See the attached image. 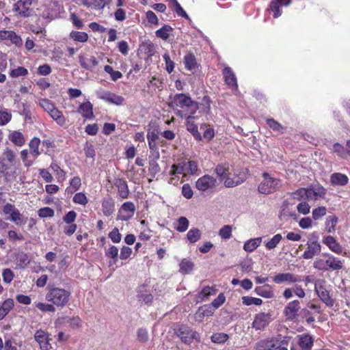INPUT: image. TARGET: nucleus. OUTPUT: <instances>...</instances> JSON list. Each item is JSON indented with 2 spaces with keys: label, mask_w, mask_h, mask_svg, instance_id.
I'll return each mask as SVG.
<instances>
[{
  "label": "nucleus",
  "mask_w": 350,
  "mask_h": 350,
  "mask_svg": "<svg viewBox=\"0 0 350 350\" xmlns=\"http://www.w3.org/2000/svg\"><path fill=\"white\" fill-rule=\"evenodd\" d=\"M102 210L103 214L109 217L114 211V203L111 199H105L102 202Z\"/></svg>",
  "instance_id": "obj_37"
},
{
  "label": "nucleus",
  "mask_w": 350,
  "mask_h": 350,
  "mask_svg": "<svg viewBox=\"0 0 350 350\" xmlns=\"http://www.w3.org/2000/svg\"><path fill=\"white\" fill-rule=\"evenodd\" d=\"M211 340L215 343H223L227 340L228 336L224 333H216L212 335Z\"/></svg>",
  "instance_id": "obj_55"
},
{
  "label": "nucleus",
  "mask_w": 350,
  "mask_h": 350,
  "mask_svg": "<svg viewBox=\"0 0 350 350\" xmlns=\"http://www.w3.org/2000/svg\"><path fill=\"white\" fill-rule=\"evenodd\" d=\"M262 243V237L250 239L245 241L243 245V250L248 252H253Z\"/></svg>",
  "instance_id": "obj_28"
},
{
  "label": "nucleus",
  "mask_w": 350,
  "mask_h": 350,
  "mask_svg": "<svg viewBox=\"0 0 350 350\" xmlns=\"http://www.w3.org/2000/svg\"><path fill=\"white\" fill-rule=\"evenodd\" d=\"M255 293L264 298H273L275 297L274 291L271 285L265 284L261 286H257L254 290Z\"/></svg>",
  "instance_id": "obj_24"
},
{
  "label": "nucleus",
  "mask_w": 350,
  "mask_h": 350,
  "mask_svg": "<svg viewBox=\"0 0 350 350\" xmlns=\"http://www.w3.org/2000/svg\"><path fill=\"white\" fill-rule=\"evenodd\" d=\"M282 239V236L280 234L274 235L271 239L265 241L264 245L267 250H271L277 247Z\"/></svg>",
  "instance_id": "obj_38"
},
{
  "label": "nucleus",
  "mask_w": 350,
  "mask_h": 350,
  "mask_svg": "<svg viewBox=\"0 0 350 350\" xmlns=\"http://www.w3.org/2000/svg\"><path fill=\"white\" fill-rule=\"evenodd\" d=\"M12 119V114L8 110H1L0 111V126H4L7 124Z\"/></svg>",
  "instance_id": "obj_52"
},
{
  "label": "nucleus",
  "mask_w": 350,
  "mask_h": 350,
  "mask_svg": "<svg viewBox=\"0 0 350 350\" xmlns=\"http://www.w3.org/2000/svg\"><path fill=\"white\" fill-rule=\"evenodd\" d=\"M270 315L264 312L256 315L252 326L256 329H262L270 323Z\"/></svg>",
  "instance_id": "obj_22"
},
{
  "label": "nucleus",
  "mask_w": 350,
  "mask_h": 350,
  "mask_svg": "<svg viewBox=\"0 0 350 350\" xmlns=\"http://www.w3.org/2000/svg\"><path fill=\"white\" fill-rule=\"evenodd\" d=\"M30 262L29 258L27 254L25 253H19L16 256V265L21 267H25Z\"/></svg>",
  "instance_id": "obj_46"
},
{
  "label": "nucleus",
  "mask_w": 350,
  "mask_h": 350,
  "mask_svg": "<svg viewBox=\"0 0 350 350\" xmlns=\"http://www.w3.org/2000/svg\"><path fill=\"white\" fill-rule=\"evenodd\" d=\"M36 103L48 113H49L55 107L54 104L46 98H38Z\"/></svg>",
  "instance_id": "obj_42"
},
{
  "label": "nucleus",
  "mask_w": 350,
  "mask_h": 350,
  "mask_svg": "<svg viewBox=\"0 0 350 350\" xmlns=\"http://www.w3.org/2000/svg\"><path fill=\"white\" fill-rule=\"evenodd\" d=\"M34 306L42 312H51L55 311V308L52 304H46L42 302H34Z\"/></svg>",
  "instance_id": "obj_47"
},
{
  "label": "nucleus",
  "mask_w": 350,
  "mask_h": 350,
  "mask_svg": "<svg viewBox=\"0 0 350 350\" xmlns=\"http://www.w3.org/2000/svg\"><path fill=\"white\" fill-rule=\"evenodd\" d=\"M4 159L10 163H14L16 159V153L14 150L6 148L3 153Z\"/></svg>",
  "instance_id": "obj_54"
},
{
  "label": "nucleus",
  "mask_w": 350,
  "mask_h": 350,
  "mask_svg": "<svg viewBox=\"0 0 350 350\" xmlns=\"http://www.w3.org/2000/svg\"><path fill=\"white\" fill-rule=\"evenodd\" d=\"M323 256L325 258V263L327 267V271H337L342 269L344 260L328 253L323 254Z\"/></svg>",
  "instance_id": "obj_13"
},
{
  "label": "nucleus",
  "mask_w": 350,
  "mask_h": 350,
  "mask_svg": "<svg viewBox=\"0 0 350 350\" xmlns=\"http://www.w3.org/2000/svg\"><path fill=\"white\" fill-rule=\"evenodd\" d=\"M306 250L304 252L302 257L304 259L309 260L313 258L321 251V245L317 241H308L306 243Z\"/></svg>",
  "instance_id": "obj_12"
},
{
  "label": "nucleus",
  "mask_w": 350,
  "mask_h": 350,
  "mask_svg": "<svg viewBox=\"0 0 350 350\" xmlns=\"http://www.w3.org/2000/svg\"><path fill=\"white\" fill-rule=\"evenodd\" d=\"M299 309V301L298 300H293L290 301L284 308V313L287 319L293 320L297 317Z\"/></svg>",
  "instance_id": "obj_18"
},
{
  "label": "nucleus",
  "mask_w": 350,
  "mask_h": 350,
  "mask_svg": "<svg viewBox=\"0 0 350 350\" xmlns=\"http://www.w3.org/2000/svg\"><path fill=\"white\" fill-rule=\"evenodd\" d=\"M32 0H19L14 5V10L23 17H28L33 14L31 8Z\"/></svg>",
  "instance_id": "obj_9"
},
{
  "label": "nucleus",
  "mask_w": 350,
  "mask_h": 350,
  "mask_svg": "<svg viewBox=\"0 0 350 350\" xmlns=\"http://www.w3.org/2000/svg\"><path fill=\"white\" fill-rule=\"evenodd\" d=\"M171 105L173 107H180L184 109L182 111L187 114H194L199 108L198 103L185 94H176L172 100Z\"/></svg>",
  "instance_id": "obj_3"
},
{
  "label": "nucleus",
  "mask_w": 350,
  "mask_h": 350,
  "mask_svg": "<svg viewBox=\"0 0 350 350\" xmlns=\"http://www.w3.org/2000/svg\"><path fill=\"white\" fill-rule=\"evenodd\" d=\"M135 211V206L131 202H124L120 207L118 214V219L122 221H127L134 215Z\"/></svg>",
  "instance_id": "obj_10"
},
{
  "label": "nucleus",
  "mask_w": 350,
  "mask_h": 350,
  "mask_svg": "<svg viewBox=\"0 0 350 350\" xmlns=\"http://www.w3.org/2000/svg\"><path fill=\"white\" fill-rule=\"evenodd\" d=\"M114 185L117 187L118 194L121 198L126 199L129 197V189L126 180L117 178L115 180Z\"/></svg>",
  "instance_id": "obj_23"
},
{
  "label": "nucleus",
  "mask_w": 350,
  "mask_h": 350,
  "mask_svg": "<svg viewBox=\"0 0 350 350\" xmlns=\"http://www.w3.org/2000/svg\"><path fill=\"white\" fill-rule=\"evenodd\" d=\"M10 40L12 44L20 46L23 44L22 39L16 33L10 30L0 31V40Z\"/></svg>",
  "instance_id": "obj_21"
},
{
  "label": "nucleus",
  "mask_w": 350,
  "mask_h": 350,
  "mask_svg": "<svg viewBox=\"0 0 350 350\" xmlns=\"http://www.w3.org/2000/svg\"><path fill=\"white\" fill-rule=\"evenodd\" d=\"M262 177L263 180L258 185V191L260 193L268 195L281 188L282 183L280 179L273 177L268 173H264Z\"/></svg>",
  "instance_id": "obj_4"
},
{
  "label": "nucleus",
  "mask_w": 350,
  "mask_h": 350,
  "mask_svg": "<svg viewBox=\"0 0 350 350\" xmlns=\"http://www.w3.org/2000/svg\"><path fill=\"white\" fill-rule=\"evenodd\" d=\"M275 284L288 283L293 284L298 282V278L291 273H280L276 274L272 278Z\"/></svg>",
  "instance_id": "obj_20"
},
{
  "label": "nucleus",
  "mask_w": 350,
  "mask_h": 350,
  "mask_svg": "<svg viewBox=\"0 0 350 350\" xmlns=\"http://www.w3.org/2000/svg\"><path fill=\"white\" fill-rule=\"evenodd\" d=\"M177 335L183 342L187 344L191 342V335L190 334V328H189L188 327L181 325L177 331Z\"/></svg>",
  "instance_id": "obj_31"
},
{
  "label": "nucleus",
  "mask_w": 350,
  "mask_h": 350,
  "mask_svg": "<svg viewBox=\"0 0 350 350\" xmlns=\"http://www.w3.org/2000/svg\"><path fill=\"white\" fill-rule=\"evenodd\" d=\"M179 266V271L181 273L188 274L193 270L194 267V264L191 260L184 258L180 261Z\"/></svg>",
  "instance_id": "obj_36"
},
{
  "label": "nucleus",
  "mask_w": 350,
  "mask_h": 350,
  "mask_svg": "<svg viewBox=\"0 0 350 350\" xmlns=\"http://www.w3.org/2000/svg\"><path fill=\"white\" fill-rule=\"evenodd\" d=\"M216 186L217 180L210 175H204L198 178L196 182V189L201 191L213 190L216 187Z\"/></svg>",
  "instance_id": "obj_6"
},
{
  "label": "nucleus",
  "mask_w": 350,
  "mask_h": 350,
  "mask_svg": "<svg viewBox=\"0 0 350 350\" xmlns=\"http://www.w3.org/2000/svg\"><path fill=\"white\" fill-rule=\"evenodd\" d=\"M3 212L5 215H9L10 219L16 225H21L25 222L23 219L22 214L14 206V205L12 204L7 203L3 206Z\"/></svg>",
  "instance_id": "obj_7"
},
{
  "label": "nucleus",
  "mask_w": 350,
  "mask_h": 350,
  "mask_svg": "<svg viewBox=\"0 0 350 350\" xmlns=\"http://www.w3.org/2000/svg\"><path fill=\"white\" fill-rule=\"evenodd\" d=\"M348 177L341 173H334L330 177V182L334 185L345 186L348 183Z\"/></svg>",
  "instance_id": "obj_27"
},
{
  "label": "nucleus",
  "mask_w": 350,
  "mask_h": 350,
  "mask_svg": "<svg viewBox=\"0 0 350 350\" xmlns=\"http://www.w3.org/2000/svg\"><path fill=\"white\" fill-rule=\"evenodd\" d=\"M189 220L185 217H180L178 219V226L176 230L180 232H185L189 227Z\"/></svg>",
  "instance_id": "obj_48"
},
{
  "label": "nucleus",
  "mask_w": 350,
  "mask_h": 350,
  "mask_svg": "<svg viewBox=\"0 0 350 350\" xmlns=\"http://www.w3.org/2000/svg\"><path fill=\"white\" fill-rule=\"evenodd\" d=\"M14 301L12 299H6L0 306V321L2 320L14 308Z\"/></svg>",
  "instance_id": "obj_30"
},
{
  "label": "nucleus",
  "mask_w": 350,
  "mask_h": 350,
  "mask_svg": "<svg viewBox=\"0 0 350 350\" xmlns=\"http://www.w3.org/2000/svg\"><path fill=\"white\" fill-rule=\"evenodd\" d=\"M35 340L38 343L40 348L42 350H49L51 345L49 342V334L48 332L39 329L34 334Z\"/></svg>",
  "instance_id": "obj_16"
},
{
  "label": "nucleus",
  "mask_w": 350,
  "mask_h": 350,
  "mask_svg": "<svg viewBox=\"0 0 350 350\" xmlns=\"http://www.w3.org/2000/svg\"><path fill=\"white\" fill-rule=\"evenodd\" d=\"M246 178V173L245 171L234 170L232 175L228 176L224 182L226 187H234L241 184Z\"/></svg>",
  "instance_id": "obj_8"
},
{
  "label": "nucleus",
  "mask_w": 350,
  "mask_h": 350,
  "mask_svg": "<svg viewBox=\"0 0 350 350\" xmlns=\"http://www.w3.org/2000/svg\"><path fill=\"white\" fill-rule=\"evenodd\" d=\"M276 347V340L273 338L260 340L256 345V350H271Z\"/></svg>",
  "instance_id": "obj_33"
},
{
  "label": "nucleus",
  "mask_w": 350,
  "mask_h": 350,
  "mask_svg": "<svg viewBox=\"0 0 350 350\" xmlns=\"http://www.w3.org/2000/svg\"><path fill=\"white\" fill-rule=\"evenodd\" d=\"M267 123L270 129L278 133H282L284 132V127L277 121L271 118L267 120Z\"/></svg>",
  "instance_id": "obj_51"
},
{
  "label": "nucleus",
  "mask_w": 350,
  "mask_h": 350,
  "mask_svg": "<svg viewBox=\"0 0 350 350\" xmlns=\"http://www.w3.org/2000/svg\"><path fill=\"white\" fill-rule=\"evenodd\" d=\"M172 27L170 25H165L161 29L155 31V35L157 37L166 40L169 38L170 33L172 31Z\"/></svg>",
  "instance_id": "obj_41"
},
{
  "label": "nucleus",
  "mask_w": 350,
  "mask_h": 350,
  "mask_svg": "<svg viewBox=\"0 0 350 350\" xmlns=\"http://www.w3.org/2000/svg\"><path fill=\"white\" fill-rule=\"evenodd\" d=\"M38 213L40 217H51L54 215V211L49 207H44L39 209Z\"/></svg>",
  "instance_id": "obj_64"
},
{
  "label": "nucleus",
  "mask_w": 350,
  "mask_h": 350,
  "mask_svg": "<svg viewBox=\"0 0 350 350\" xmlns=\"http://www.w3.org/2000/svg\"><path fill=\"white\" fill-rule=\"evenodd\" d=\"M200 129L204 130L203 137L206 140L210 141L214 137V131L211 127L204 124L201 126Z\"/></svg>",
  "instance_id": "obj_61"
},
{
  "label": "nucleus",
  "mask_w": 350,
  "mask_h": 350,
  "mask_svg": "<svg viewBox=\"0 0 350 350\" xmlns=\"http://www.w3.org/2000/svg\"><path fill=\"white\" fill-rule=\"evenodd\" d=\"M326 214V208L325 206H319L318 208H314L312 211V218L314 220H317L321 217L325 215Z\"/></svg>",
  "instance_id": "obj_62"
},
{
  "label": "nucleus",
  "mask_w": 350,
  "mask_h": 350,
  "mask_svg": "<svg viewBox=\"0 0 350 350\" xmlns=\"http://www.w3.org/2000/svg\"><path fill=\"white\" fill-rule=\"evenodd\" d=\"M164 61L165 62V69L168 73H171L174 68V63L170 59V55L167 53H165L163 56Z\"/></svg>",
  "instance_id": "obj_63"
},
{
  "label": "nucleus",
  "mask_w": 350,
  "mask_h": 350,
  "mask_svg": "<svg viewBox=\"0 0 350 350\" xmlns=\"http://www.w3.org/2000/svg\"><path fill=\"white\" fill-rule=\"evenodd\" d=\"M221 239H229L232 237V227L229 225L223 226L219 231Z\"/></svg>",
  "instance_id": "obj_53"
},
{
  "label": "nucleus",
  "mask_w": 350,
  "mask_h": 350,
  "mask_svg": "<svg viewBox=\"0 0 350 350\" xmlns=\"http://www.w3.org/2000/svg\"><path fill=\"white\" fill-rule=\"evenodd\" d=\"M334 152H336L340 157L347 158L348 156L347 148H345L340 144H335L333 146Z\"/></svg>",
  "instance_id": "obj_59"
},
{
  "label": "nucleus",
  "mask_w": 350,
  "mask_h": 350,
  "mask_svg": "<svg viewBox=\"0 0 350 350\" xmlns=\"http://www.w3.org/2000/svg\"><path fill=\"white\" fill-rule=\"evenodd\" d=\"M49 114L58 125L63 126L66 124V118L64 116L63 113L57 108L55 107Z\"/></svg>",
  "instance_id": "obj_32"
},
{
  "label": "nucleus",
  "mask_w": 350,
  "mask_h": 350,
  "mask_svg": "<svg viewBox=\"0 0 350 350\" xmlns=\"http://www.w3.org/2000/svg\"><path fill=\"white\" fill-rule=\"evenodd\" d=\"M325 281L319 280L315 282L314 291L319 299L327 306L332 308L335 304V300L330 296L329 292L325 286Z\"/></svg>",
  "instance_id": "obj_5"
},
{
  "label": "nucleus",
  "mask_w": 350,
  "mask_h": 350,
  "mask_svg": "<svg viewBox=\"0 0 350 350\" xmlns=\"http://www.w3.org/2000/svg\"><path fill=\"white\" fill-rule=\"evenodd\" d=\"M40 144V139L38 137H33L29 143L30 154L34 159H36L40 154V152H39Z\"/></svg>",
  "instance_id": "obj_34"
},
{
  "label": "nucleus",
  "mask_w": 350,
  "mask_h": 350,
  "mask_svg": "<svg viewBox=\"0 0 350 350\" xmlns=\"http://www.w3.org/2000/svg\"><path fill=\"white\" fill-rule=\"evenodd\" d=\"M184 64L185 68L191 72H195L198 68V64L195 55L192 53H188L184 57Z\"/></svg>",
  "instance_id": "obj_26"
},
{
  "label": "nucleus",
  "mask_w": 350,
  "mask_h": 350,
  "mask_svg": "<svg viewBox=\"0 0 350 350\" xmlns=\"http://www.w3.org/2000/svg\"><path fill=\"white\" fill-rule=\"evenodd\" d=\"M9 139L17 146H22L25 143V139L23 134L18 131H13L8 135Z\"/></svg>",
  "instance_id": "obj_25"
},
{
  "label": "nucleus",
  "mask_w": 350,
  "mask_h": 350,
  "mask_svg": "<svg viewBox=\"0 0 350 350\" xmlns=\"http://www.w3.org/2000/svg\"><path fill=\"white\" fill-rule=\"evenodd\" d=\"M178 114L181 117L186 118V126L187 131L193 135L196 139L202 140V136L198 131V126L194 123V119L196 118L193 116V114H189L187 116V113H184L183 111H178Z\"/></svg>",
  "instance_id": "obj_11"
},
{
  "label": "nucleus",
  "mask_w": 350,
  "mask_h": 350,
  "mask_svg": "<svg viewBox=\"0 0 350 350\" xmlns=\"http://www.w3.org/2000/svg\"><path fill=\"white\" fill-rule=\"evenodd\" d=\"M28 75V70L25 67L18 66L16 68L12 69L10 71L9 75L10 77L16 78L23 77Z\"/></svg>",
  "instance_id": "obj_45"
},
{
  "label": "nucleus",
  "mask_w": 350,
  "mask_h": 350,
  "mask_svg": "<svg viewBox=\"0 0 350 350\" xmlns=\"http://www.w3.org/2000/svg\"><path fill=\"white\" fill-rule=\"evenodd\" d=\"M70 38L75 41L85 42L88 39V35L85 32L72 31L70 33Z\"/></svg>",
  "instance_id": "obj_44"
},
{
  "label": "nucleus",
  "mask_w": 350,
  "mask_h": 350,
  "mask_svg": "<svg viewBox=\"0 0 350 350\" xmlns=\"http://www.w3.org/2000/svg\"><path fill=\"white\" fill-rule=\"evenodd\" d=\"M322 241L332 252L336 254L342 253L343 247L334 237L330 235L325 236Z\"/></svg>",
  "instance_id": "obj_17"
},
{
  "label": "nucleus",
  "mask_w": 350,
  "mask_h": 350,
  "mask_svg": "<svg viewBox=\"0 0 350 350\" xmlns=\"http://www.w3.org/2000/svg\"><path fill=\"white\" fill-rule=\"evenodd\" d=\"M105 256L112 259V260L109 262V265L115 264L118 260V247L115 245H110L109 247L105 250Z\"/></svg>",
  "instance_id": "obj_39"
},
{
  "label": "nucleus",
  "mask_w": 350,
  "mask_h": 350,
  "mask_svg": "<svg viewBox=\"0 0 350 350\" xmlns=\"http://www.w3.org/2000/svg\"><path fill=\"white\" fill-rule=\"evenodd\" d=\"M73 202L76 204L85 205L88 203V198L83 193H77L73 197Z\"/></svg>",
  "instance_id": "obj_58"
},
{
  "label": "nucleus",
  "mask_w": 350,
  "mask_h": 350,
  "mask_svg": "<svg viewBox=\"0 0 350 350\" xmlns=\"http://www.w3.org/2000/svg\"><path fill=\"white\" fill-rule=\"evenodd\" d=\"M213 314V309H212L211 306H204L203 307H201L197 313V315H198L200 317H208L211 316Z\"/></svg>",
  "instance_id": "obj_57"
},
{
  "label": "nucleus",
  "mask_w": 350,
  "mask_h": 350,
  "mask_svg": "<svg viewBox=\"0 0 350 350\" xmlns=\"http://www.w3.org/2000/svg\"><path fill=\"white\" fill-rule=\"evenodd\" d=\"M79 111L85 118L90 119L93 117L92 105L89 101L82 103Z\"/></svg>",
  "instance_id": "obj_35"
},
{
  "label": "nucleus",
  "mask_w": 350,
  "mask_h": 350,
  "mask_svg": "<svg viewBox=\"0 0 350 350\" xmlns=\"http://www.w3.org/2000/svg\"><path fill=\"white\" fill-rule=\"evenodd\" d=\"M198 171V165L196 161L185 159L171 166L169 175L180 174L183 178L196 174Z\"/></svg>",
  "instance_id": "obj_2"
},
{
  "label": "nucleus",
  "mask_w": 350,
  "mask_h": 350,
  "mask_svg": "<svg viewBox=\"0 0 350 350\" xmlns=\"http://www.w3.org/2000/svg\"><path fill=\"white\" fill-rule=\"evenodd\" d=\"M14 276L15 275L13 271L9 268L4 269L2 271L3 281L6 284H10L14 278Z\"/></svg>",
  "instance_id": "obj_49"
},
{
  "label": "nucleus",
  "mask_w": 350,
  "mask_h": 350,
  "mask_svg": "<svg viewBox=\"0 0 350 350\" xmlns=\"http://www.w3.org/2000/svg\"><path fill=\"white\" fill-rule=\"evenodd\" d=\"M234 167L228 163H223L216 166L215 172L221 181L225 182L226 178L232 175Z\"/></svg>",
  "instance_id": "obj_19"
},
{
  "label": "nucleus",
  "mask_w": 350,
  "mask_h": 350,
  "mask_svg": "<svg viewBox=\"0 0 350 350\" xmlns=\"http://www.w3.org/2000/svg\"><path fill=\"white\" fill-rule=\"evenodd\" d=\"M124 101V98L122 96L116 95L112 92L111 93L109 100H108V103H112V104H114L116 105H122Z\"/></svg>",
  "instance_id": "obj_60"
},
{
  "label": "nucleus",
  "mask_w": 350,
  "mask_h": 350,
  "mask_svg": "<svg viewBox=\"0 0 350 350\" xmlns=\"http://www.w3.org/2000/svg\"><path fill=\"white\" fill-rule=\"evenodd\" d=\"M338 222V218L334 215L328 216L325 221V230L328 233H332L336 230V225Z\"/></svg>",
  "instance_id": "obj_40"
},
{
  "label": "nucleus",
  "mask_w": 350,
  "mask_h": 350,
  "mask_svg": "<svg viewBox=\"0 0 350 350\" xmlns=\"http://www.w3.org/2000/svg\"><path fill=\"white\" fill-rule=\"evenodd\" d=\"M201 235V232L198 228H191L188 231L187 238L190 243H194L200 239Z\"/></svg>",
  "instance_id": "obj_43"
},
{
  "label": "nucleus",
  "mask_w": 350,
  "mask_h": 350,
  "mask_svg": "<svg viewBox=\"0 0 350 350\" xmlns=\"http://www.w3.org/2000/svg\"><path fill=\"white\" fill-rule=\"evenodd\" d=\"M111 2V0H76L79 5L91 8L94 10H101Z\"/></svg>",
  "instance_id": "obj_15"
},
{
  "label": "nucleus",
  "mask_w": 350,
  "mask_h": 350,
  "mask_svg": "<svg viewBox=\"0 0 350 350\" xmlns=\"http://www.w3.org/2000/svg\"><path fill=\"white\" fill-rule=\"evenodd\" d=\"M243 304L245 306L256 305L260 306L262 303V300L260 298H256L249 296H244L242 297Z\"/></svg>",
  "instance_id": "obj_50"
},
{
  "label": "nucleus",
  "mask_w": 350,
  "mask_h": 350,
  "mask_svg": "<svg viewBox=\"0 0 350 350\" xmlns=\"http://www.w3.org/2000/svg\"><path fill=\"white\" fill-rule=\"evenodd\" d=\"M109 237L115 243H120L122 239V235L117 228H113L109 233Z\"/></svg>",
  "instance_id": "obj_56"
},
{
  "label": "nucleus",
  "mask_w": 350,
  "mask_h": 350,
  "mask_svg": "<svg viewBox=\"0 0 350 350\" xmlns=\"http://www.w3.org/2000/svg\"><path fill=\"white\" fill-rule=\"evenodd\" d=\"M70 297V291L59 287H51L49 288L45 299L49 302H51L54 306L62 308L68 304Z\"/></svg>",
  "instance_id": "obj_1"
},
{
  "label": "nucleus",
  "mask_w": 350,
  "mask_h": 350,
  "mask_svg": "<svg viewBox=\"0 0 350 350\" xmlns=\"http://www.w3.org/2000/svg\"><path fill=\"white\" fill-rule=\"evenodd\" d=\"M301 192L306 193V200H317L323 198L325 195V190L323 187L314 186L307 188L306 190H302Z\"/></svg>",
  "instance_id": "obj_14"
},
{
  "label": "nucleus",
  "mask_w": 350,
  "mask_h": 350,
  "mask_svg": "<svg viewBox=\"0 0 350 350\" xmlns=\"http://www.w3.org/2000/svg\"><path fill=\"white\" fill-rule=\"evenodd\" d=\"M224 79H225V81H226V84L229 86L233 87L237 89V79H236L234 74L230 69V68L226 67L224 69Z\"/></svg>",
  "instance_id": "obj_29"
}]
</instances>
